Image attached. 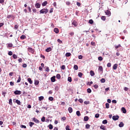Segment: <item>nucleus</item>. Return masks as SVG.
I'll return each mask as SVG.
<instances>
[{
    "label": "nucleus",
    "mask_w": 130,
    "mask_h": 130,
    "mask_svg": "<svg viewBox=\"0 0 130 130\" xmlns=\"http://www.w3.org/2000/svg\"><path fill=\"white\" fill-rule=\"evenodd\" d=\"M90 126H91V125H90V124H86L85 125V127L87 129L90 128Z\"/></svg>",
    "instance_id": "nucleus-28"
},
{
    "label": "nucleus",
    "mask_w": 130,
    "mask_h": 130,
    "mask_svg": "<svg viewBox=\"0 0 130 130\" xmlns=\"http://www.w3.org/2000/svg\"><path fill=\"white\" fill-rule=\"evenodd\" d=\"M47 4H48V2H47V1H45L42 4V6L43 7H45V6L47 5Z\"/></svg>",
    "instance_id": "nucleus-12"
},
{
    "label": "nucleus",
    "mask_w": 130,
    "mask_h": 130,
    "mask_svg": "<svg viewBox=\"0 0 130 130\" xmlns=\"http://www.w3.org/2000/svg\"><path fill=\"white\" fill-rule=\"evenodd\" d=\"M20 39H21L22 40H24V39H26V36L22 35L21 37H20Z\"/></svg>",
    "instance_id": "nucleus-18"
},
{
    "label": "nucleus",
    "mask_w": 130,
    "mask_h": 130,
    "mask_svg": "<svg viewBox=\"0 0 130 130\" xmlns=\"http://www.w3.org/2000/svg\"><path fill=\"white\" fill-rule=\"evenodd\" d=\"M72 55V54L71 53H66V56L67 57H69V56H71Z\"/></svg>",
    "instance_id": "nucleus-35"
},
{
    "label": "nucleus",
    "mask_w": 130,
    "mask_h": 130,
    "mask_svg": "<svg viewBox=\"0 0 130 130\" xmlns=\"http://www.w3.org/2000/svg\"><path fill=\"white\" fill-rule=\"evenodd\" d=\"M99 71H100V72H103V67L102 66H99Z\"/></svg>",
    "instance_id": "nucleus-21"
},
{
    "label": "nucleus",
    "mask_w": 130,
    "mask_h": 130,
    "mask_svg": "<svg viewBox=\"0 0 130 130\" xmlns=\"http://www.w3.org/2000/svg\"><path fill=\"white\" fill-rule=\"evenodd\" d=\"M61 70H65L66 69V66L62 65L61 68Z\"/></svg>",
    "instance_id": "nucleus-56"
},
{
    "label": "nucleus",
    "mask_w": 130,
    "mask_h": 130,
    "mask_svg": "<svg viewBox=\"0 0 130 130\" xmlns=\"http://www.w3.org/2000/svg\"><path fill=\"white\" fill-rule=\"evenodd\" d=\"M14 102H16L18 105H21V102L18 100H13Z\"/></svg>",
    "instance_id": "nucleus-6"
},
{
    "label": "nucleus",
    "mask_w": 130,
    "mask_h": 130,
    "mask_svg": "<svg viewBox=\"0 0 130 130\" xmlns=\"http://www.w3.org/2000/svg\"><path fill=\"white\" fill-rule=\"evenodd\" d=\"M112 118L113 120H118V119H119V116L118 115L113 116Z\"/></svg>",
    "instance_id": "nucleus-2"
},
{
    "label": "nucleus",
    "mask_w": 130,
    "mask_h": 130,
    "mask_svg": "<svg viewBox=\"0 0 130 130\" xmlns=\"http://www.w3.org/2000/svg\"><path fill=\"white\" fill-rule=\"evenodd\" d=\"M68 111L69 113H72V112H73V108L72 107H69L68 108Z\"/></svg>",
    "instance_id": "nucleus-17"
},
{
    "label": "nucleus",
    "mask_w": 130,
    "mask_h": 130,
    "mask_svg": "<svg viewBox=\"0 0 130 130\" xmlns=\"http://www.w3.org/2000/svg\"><path fill=\"white\" fill-rule=\"evenodd\" d=\"M93 87H94V89H98V87H99V86H98V85L95 84L93 86Z\"/></svg>",
    "instance_id": "nucleus-53"
},
{
    "label": "nucleus",
    "mask_w": 130,
    "mask_h": 130,
    "mask_svg": "<svg viewBox=\"0 0 130 130\" xmlns=\"http://www.w3.org/2000/svg\"><path fill=\"white\" fill-rule=\"evenodd\" d=\"M41 120L43 122H44V121H45V117L44 116H43L42 119H41Z\"/></svg>",
    "instance_id": "nucleus-44"
},
{
    "label": "nucleus",
    "mask_w": 130,
    "mask_h": 130,
    "mask_svg": "<svg viewBox=\"0 0 130 130\" xmlns=\"http://www.w3.org/2000/svg\"><path fill=\"white\" fill-rule=\"evenodd\" d=\"M46 72H48L49 71V68L47 67L45 70Z\"/></svg>",
    "instance_id": "nucleus-63"
},
{
    "label": "nucleus",
    "mask_w": 130,
    "mask_h": 130,
    "mask_svg": "<svg viewBox=\"0 0 130 130\" xmlns=\"http://www.w3.org/2000/svg\"><path fill=\"white\" fill-rule=\"evenodd\" d=\"M39 84V81L38 80H35V85L37 86Z\"/></svg>",
    "instance_id": "nucleus-27"
},
{
    "label": "nucleus",
    "mask_w": 130,
    "mask_h": 130,
    "mask_svg": "<svg viewBox=\"0 0 130 130\" xmlns=\"http://www.w3.org/2000/svg\"><path fill=\"white\" fill-rule=\"evenodd\" d=\"M78 76L79 77V78H82V77H83V73H82L81 72H79Z\"/></svg>",
    "instance_id": "nucleus-29"
},
{
    "label": "nucleus",
    "mask_w": 130,
    "mask_h": 130,
    "mask_svg": "<svg viewBox=\"0 0 130 130\" xmlns=\"http://www.w3.org/2000/svg\"><path fill=\"white\" fill-rule=\"evenodd\" d=\"M90 103V102L89 101H85L84 102V104H85L86 105H88V104H89Z\"/></svg>",
    "instance_id": "nucleus-54"
},
{
    "label": "nucleus",
    "mask_w": 130,
    "mask_h": 130,
    "mask_svg": "<svg viewBox=\"0 0 130 130\" xmlns=\"http://www.w3.org/2000/svg\"><path fill=\"white\" fill-rule=\"evenodd\" d=\"M84 120L85 121H88V120H89V117H88V116H85V117H84Z\"/></svg>",
    "instance_id": "nucleus-22"
},
{
    "label": "nucleus",
    "mask_w": 130,
    "mask_h": 130,
    "mask_svg": "<svg viewBox=\"0 0 130 130\" xmlns=\"http://www.w3.org/2000/svg\"><path fill=\"white\" fill-rule=\"evenodd\" d=\"M51 81L52 82V83H54V82H55V76H53L51 78Z\"/></svg>",
    "instance_id": "nucleus-14"
},
{
    "label": "nucleus",
    "mask_w": 130,
    "mask_h": 130,
    "mask_svg": "<svg viewBox=\"0 0 130 130\" xmlns=\"http://www.w3.org/2000/svg\"><path fill=\"white\" fill-rule=\"evenodd\" d=\"M49 129H52V128H53V126L52 125V124H50L49 125Z\"/></svg>",
    "instance_id": "nucleus-36"
},
{
    "label": "nucleus",
    "mask_w": 130,
    "mask_h": 130,
    "mask_svg": "<svg viewBox=\"0 0 130 130\" xmlns=\"http://www.w3.org/2000/svg\"><path fill=\"white\" fill-rule=\"evenodd\" d=\"M43 99H44V97L43 96L39 97V101H42V100H43Z\"/></svg>",
    "instance_id": "nucleus-26"
},
{
    "label": "nucleus",
    "mask_w": 130,
    "mask_h": 130,
    "mask_svg": "<svg viewBox=\"0 0 130 130\" xmlns=\"http://www.w3.org/2000/svg\"><path fill=\"white\" fill-rule=\"evenodd\" d=\"M87 93H91L92 90H91L90 88H88L87 89Z\"/></svg>",
    "instance_id": "nucleus-38"
},
{
    "label": "nucleus",
    "mask_w": 130,
    "mask_h": 130,
    "mask_svg": "<svg viewBox=\"0 0 130 130\" xmlns=\"http://www.w3.org/2000/svg\"><path fill=\"white\" fill-rule=\"evenodd\" d=\"M21 76L19 75L18 79L17 81V83H20V82H21Z\"/></svg>",
    "instance_id": "nucleus-32"
},
{
    "label": "nucleus",
    "mask_w": 130,
    "mask_h": 130,
    "mask_svg": "<svg viewBox=\"0 0 130 130\" xmlns=\"http://www.w3.org/2000/svg\"><path fill=\"white\" fill-rule=\"evenodd\" d=\"M66 130H71V129H70V125H67L66 127Z\"/></svg>",
    "instance_id": "nucleus-42"
},
{
    "label": "nucleus",
    "mask_w": 130,
    "mask_h": 130,
    "mask_svg": "<svg viewBox=\"0 0 130 130\" xmlns=\"http://www.w3.org/2000/svg\"><path fill=\"white\" fill-rule=\"evenodd\" d=\"M35 123L33 122H29V125L30 127H32V126H33V125H34Z\"/></svg>",
    "instance_id": "nucleus-20"
},
{
    "label": "nucleus",
    "mask_w": 130,
    "mask_h": 130,
    "mask_svg": "<svg viewBox=\"0 0 130 130\" xmlns=\"http://www.w3.org/2000/svg\"><path fill=\"white\" fill-rule=\"evenodd\" d=\"M35 7L37 9H39V8H40V7H41V5L40 4H39V3H37L35 5Z\"/></svg>",
    "instance_id": "nucleus-9"
},
{
    "label": "nucleus",
    "mask_w": 130,
    "mask_h": 130,
    "mask_svg": "<svg viewBox=\"0 0 130 130\" xmlns=\"http://www.w3.org/2000/svg\"><path fill=\"white\" fill-rule=\"evenodd\" d=\"M20 127H21V128H26V125H20Z\"/></svg>",
    "instance_id": "nucleus-55"
},
{
    "label": "nucleus",
    "mask_w": 130,
    "mask_h": 130,
    "mask_svg": "<svg viewBox=\"0 0 130 130\" xmlns=\"http://www.w3.org/2000/svg\"><path fill=\"white\" fill-rule=\"evenodd\" d=\"M14 29H15L16 30H17V29H19V25L18 24H16L14 26Z\"/></svg>",
    "instance_id": "nucleus-37"
},
{
    "label": "nucleus",
    "mask_w": 130,
    "mask_h": 130,
    "mask_svg": "<svg viewBox=\"0 0 130 130\" xmlns=\"http://www.w3.org/2000/svg\"><path fill=\"white\" fill-rule=\"evenodd\" d=\"M14 93L15 94V95H21V92L20 90H16Z\"/></svg>",
    "instance_id": "nucleus-5"
},
{
    "label": "nucleus",
    "mask_w": 130,
    "mask_h": 130,
    "mask_svg": "<svg viewBox=\"0 0 130 130\" xmlns=\"http://www.w3.org/2000/svg\"><path fill=\"white\" fill-rule=\"evenodd\" d=\"M107 122H108L107 120H104L103 121V123L104 124H106V123H107Z\"/></svg>",
    "instance_id": "nucleus-45"
},
{
    "label": "nucleus",
    "mask_w": 130,
    "mask_h": 130,
    "mask_svg": "<svg viewBox=\"0 0 130 130\" xmlns=\"http://www.w3.org/2000/svg\"><path fill=\"white\" fill-rule=\"evenodd\" d=\"M98 59H99V60H100L101 61L102 60H103V58H102V57H101V56H99L98 57Z\"/></svg>",
    "instance_id": "nucleus-49"
},
{
    "label": "nucleus",
    "mask_w": 130,
    "mask_h": 130,
    "mask_svg": "<svg viewBox=\"0 0 130 130\" xmlns=\"http://www.w3.org/2000/svg\"><path fill=\"white\" fill-rule=\"evenodd\" d=\"M9 55H13V52L12 51H9L8 52Z\"/></svg>",
    "instance_id": "nucleus-59"
},
{
    "label": "nucleus",
    "mask_w": 130,
    "mask_h": 130,
    "mask_svg": "<svg viewBox=\"0 0 130 130\" xmlns=\"http://www.w3.org/2000/svg\"><path fill=\"white\" fill-rule=\"evenodd\" d=\"M117 67H118L117 63L114 64V66H113V70H117Z\"/></svg>",
    "instance_id": "nucleus-10"
},
{
    "label": "nucleus",
    "mask_w": 130,
    "mask_h": 130,
    "mask_svg": "<svg viewBox=\"0 0 130 130\" xmlns=\"http://www.w3.org/2000/svg\"><path fill=\"white\" fill-rule=\"evenodd\" d=\"M124 91H128V88L125 87H124Z\"/></svg>",
    "instance_id": "nucleus-61"
},
{
    "label": "nucleus",
    "mask_w": 130,
    "mask_h": 130,
    "mask_svg": "<svg viewBox=\"0 0 130 130\" xmlns=\"http://www.w3.org/2000/svg\"><path fill=\"white\" fill-rule=\"evenodd\" d=\"M105 14L107 15V16H108L109 17V16H111V12H110V11L107 10L105 12Z\"/></svg>",
    "instance_id": "nucleus-8"
},
{
    "label": "nucleus",
    "mask_w": 130,
    "mask_h": 130,
    "mask_svg": "<svg viewBox=\"0 0 130 130\" xmlns=\"http://www.w3.org/2000/svg\"><path fill=\"white\" fill-rule=\"evenodd\" d=\"M9 104L10 105H13V103L12 102V99H9Z\"/></svg>",
    "instance_id": "nucleus-47"
},
{
    "label": "nucleus",
    "mask_w": 130,
    "mask_h": 130,
    "mask_svg": "<svg viewBox=\"0 0 130 130\" xmlns=\"http://www.w3.org/2000/svg\"><path fill=\"white\" fill-rule=\"evenodd\" d=\"M68 82H70L71 83L72 82V77H68Z\"/></svg>",
    "instance_id": "nucleus-40"
},
{
    "label": "nucleus",
    "mask_w": 130,
    "mask_h": 130,
    "mask_svg": "<svg viewBox=\"0 0 130 130\" xmlns=\"http://www.w3.org/2000/svg\"><path fill=\"white\" fill-rule=\"evenodd\" d=\"M107 67L108 68H110V67H111V63L110 62L108 63Z\"/></svg>",
    "instance_id": "nucleus-57"
},
{
    "label": "nucleus",
    "mask_w": 130,
    "mask_h": 130,
    "mask_svg": "<svg viewBox=\"0 0 130 130\" xmlns=\"http://www.w3.org/2000/svg\"><path fill=\"white\" fill-rule=\"evenodd\" d=\"M13 57L14 59H17L18 58V56H17V55L14 54L13 55Z\"/></svg>",
    "instance_id": "nucleus-33"
},
{
    "label": "nucleus",
    "mask_w": 130,
    "mask_h": 130,
    "mask_svg": "<svg viewBox=\"0 0 130 130\" xmlns=\"http://www.w3.org/2000/svg\"><path fill=\"white\" fill-rule=\"evenodd\" d=\"M61 120L64 121V120H66V119H67V118L66 117H62L61 118Z\"/></svg>",
    "instance_id": "nucleus-60"
},
{
    "label": "nucleus",
    "mask_w": 130,
    "mask_h": 130,
    "mask_svg": "<svg viewBox=\"0 0 130 130\" xmlns=\"http://www.w3.org/2000/svg\"><path fill=\"white\" fill-rule=\"evenodd\" d=\"M69 35H70V36H74V35H75V32H70Z\"/></svg>",
    "instance_id": "nucleus-46"
},
{
    "label": "nucleus",
    "mask_w": 130,
    "mask_h": 130,
    "mask_svg": "<svg viewBox=\"0 0 130 130\" xmlns=\"http://www.w3.org/2000/svg\"><path fill=\"white\" fill-rule=\"evenodd\" d=\"M49 100L50 101H53V98L52 96H50V97L49 98Z\"/></svg>",
    "instance_id": "nucleus-48"
},
{
    "label": "nucleus",
    "mask_w": 130,
    "mask_h": 130,
    "mask_svg": "<svg viewBox=\"0 0 130 130\" xmlns=\"http://www.w3.org/2000/svg\"><path fill=\"white\" fill-rule=\"evenodd\" d=\"M56 78L58 79V80H59V79H60V78H61V77L60 76V74H58L56 75Z\"/></svg>",
    "instance_id": "nucleus-30"
},
{
    "label": "nucleus",
    "mask_w": 130,
    "mask_h": 130,
    "mask_svg": "<svg viewBox=\"0 0 130 130\" xmlns=\"http://www.w3.org/2000/svg\"><path fill=\"white\" fill-rule=\"evenodd\" d=\"M76 114L77 116H81V113H80V111H77L76 112Z\"/></svg>",
    "instance_id": "nucleus-34"
},
{
    "label": "nucleus",
    "mask_w": 130,
    "mask_h": 130,
    "mask_svg": "<svg viewBox=\"0 0 130 130\" xmlns=\"http://www.w3.org/2000/svg\"><path fill=\"white\" fill-rule=\"evenodd\" d=\"M101 83H105V79L104 78H102L101 80Z\"/></svg>",
    "instance_id": "nucleus-50"
},
{
    "label": "nucleus",
    "mask_w": 130,
    "mask_h": 130,
    "mask_svg": "<svg viewBox=\"0 0 130 130\" xmlns=\"http://www.w3.org/2000/svg\"><path fill=\"white\" fill-rule=\"evenodd\" d=\"M22 59L21 58H19V59H18V61H19V62H22Z\"/></svg>",
    "instance_id": "nucleus-64"
},
{
    "label": "nucleus",
    "mask_w": 130,
    "mask_h": 130,
    "mask_svg": "<svg viewBox=\"0 0 130 130\" xmlns=\"http://www.w3.org/2000/svg\"><path fill=\"white\" fill-rule=\"evenodd\" d=\"M27 81L28 82H29V83L30 84H33V81H32V80L31 79V78H29L27 79Z\"/></svg>",
    "instance_id": "nucleus-19"
},
{
    "label": "nucleus",
    "mask_w": 130,
    "mask_h": 130,
    "mask_svg": "<svg viewBox=\"0 0 130 130\" xmlns=\"http://www.w3.org/2000/svg\"><path fill=\"white\" fill-rule=\"evenodd\" d=\"M121 111H122L123 113H126V110L125 109V108L122 107L121 108Z\"/></svg>",
    "instance_id": "nucleus-15"
},
{
    "label": "nucleus",
    "mask_w": 130,
    "mask_h": 130,
    "mask_svg": "<svg viewBox=\"0 0 130 130\" xmlns=\"http://www.w3.org/2000/svg\"><path fill=\"white\" fill-rule=\"evenodd\" d=\"M40 14H47L48 13V9H43L40 11Z\"/></svg>",
    "instance_id": "nucleus-1"
},
{
    "label": "nucleus",
    "mask_w": 130,
    "mask_h": 130,
    "mask_svg": "<svg viewBox=\"0 0 130 130\" xmlns=\"http://www.w3.org/2000/svg\"><path fill=\"white\" fill-rule=\"evenodd\" d=\"M46 52H49L51 51V48L49 47V48H47L46 49Z\"/></svg>",
    "instance_id": "nucleus-23"
},
{
    "label": "nucleus",
    "mask_w": 130,
    "mask_h": 130,
    "mask_svg": "<svg viewBox=\"0 0 130 130\" xmlns=\"http://www.w3.org/2000/svg\"><path fill=\"white\" fill-rule=\"evenodd\" d=\"M74 69H75L76 71H78V70H79V67L77 65H74Z\"/></svg>",
    "instance_id": "nucleus-31"
},
{
    "label": "nucleus",
    "mask_w": 130,
    "mask_h": 130,
    "mask_svg": "<svg viewBox=\"0 0 130 130\" xmlns=\"http://www.w3.org/2000/svg\"><path fill=\"white\" fill-rule=\"evenodd\" d=\"M106 108H107V109L109 108V104L108 103L106 104Z\"/></svg>",
    "instance_id": "nucleus-52"
},
{
    "label": "nucleus",
    "mask_w": 130,
    "mask_h": 130,
    "mask_svg": "<svg viewBox=\"0 0 130 130\" xmlns=\"http://www.w3.org/2000/svg\"><path fill=\"white\" fill-rule=\"evenodd\" d=\"M27 50L29 52H31V53H33L34 52V49L31 47L28 48Z\"/></svg>",
    "instance_id": "nucleus-3"
},
{
    "label": "nucleus",
    "mask_w": 130,
    "mask_h": 130,
    "mask_svg": "<svg viewBox=\"0 0 130 130\" xmlns=\"http://www.w3.org/2000/svg\"><path fill=\"white\" fill-rule=\"evenodd\" d=\"M23 68H27V64L24 63L22 65Z\"/></svg>",
    "instance_id": "nucleus-62"
},
{
    "label": "nucleus",
    "mask_w": 130,
    "mask_h": 130,
    "mask_svg": "<svg viewBox=\"0 0 130 130\" xmlns=\"http://www.w3.org/2000/svg\"><path fill=\"white\" fill-rule=\"evenodd\" d=\"M101 20H102L103 21H105L106 20V16H102Z\"/></svg>",
    "instance_id": "nucleus-24"
},
{
    "label": "nucleus",
    "mask_w": 130,
    "mask_h": 130,
    "mask_svg": "<svg viewBox=\"0 0 130 130\" xmlns=\"http://www.w3.org/2000/svg\"><path fill=\"white\" fill-rule=\"evenodd\" d=\"M32 120H33V121H34V122H36V123H39V120L37 119L35 117H34L32 118Z\"/></svg>",
    "instance_id": "nucleus-7"
},
{
    "label": "nucleus",
    "mask_w": 130,
    "mask_h": 130,
    "mask_svg": "<svg viewBox=\"0 0 130 130\" xmlns=\"http://www.w3.org/2000/svg\"><path fill=\"white\" fill-rule=\"evenodd\" d=\"M8 47H13V44H12V43L8 44Z\"/></svg>",
    "instance_id": "nucleus-43"
},
{
    "label": "nucleus",
    "mask_w": 130,
    "mask_h": 130,
    "mask_svg": "<svg viewBox=\"0 0 130 130\" xmlns=\"http://www.w3.org/2000/svg\"><path fill=\"white\" fill-rule=\"evenodd\" d=\"M100 128H101V129L107 130V128H106V127H105V126H104V125L101 126Z\"/></svg>",
    "instance_id": "nucleus-16"
},
{
    "label": "nucleus",
    "mask_w": 130,
    "mask_h": 130,
    "mask_svg": "<svg viewBox=\"0 0 130 130\" xmlns=\"http://www.w3.org/2000/svg\"><path fill=\"white\" fill-rule=\"evenodd\" d=\"M121 45H120V44H119L118 45L115 46V48L116 49H117V48H119V47H121Z\"/></svg>",
    "instance_id": "nucleus-51"
},
{
    "label": "nucleus",
    "mask_w": 130,
    "mask_h": 130,
    "mask_svg": "<svg viewBox=\"0 0 130 130\" xmlns=\"http://www.w3.org/2000/svg\"><path fill=\"white\" fill-rule=\"evenodd\" d=\"M72 25H73V26L75 27H77V26H78V22H77L76 20H73L72 21Z\"/></svg>",
    "instance_id": "nucleus-4"
},
{
    "label": "nucleus",
    "mask_w": 130,
    "mask_h": 130,
    "mask_svg": "<svg viewBox=\"0 0 130 130\" xmlns=\"http://www.w3.org/2000/svg\"><path fill=\"white\" fill-rule=\"evenodd\" d=\"M78 101H79V102H80V103H83L84 102V101L82 99H79L78 100Z\"/></svg>",
    "instance_id": "nucleus-39"
},
{
    "label": "nucleus",
    "mask_w": 130,
    "mask_h": 130,
    "mask_svg": "<svg viewBox=\"0 0 130 130\" xmlns=\"http://www.w3.org/2000/svg\"><path fill=\"white\" fill-rule=\"evenodd\" d=\"M89 24H91L92 25V24H93V23H94V21H93L92 19H90L89 20Z\"/></svg>",
    "instance_id": "nucleus-41"
},
{
    "label": "nucleus",
    "mask_w": 130,
    "mask_h": 130,
    "mask_svg": "<svg viewBox=\"0 0 130 130\" xmlns=\"http://www.w3.org/2000/svg\"><path fill=\"white\" fill-rule=\"evenodd\" d=\"M123 125H124V124H123V122H121L120 124H119V126L120 127H123Z\"/></svg>",
    "instance_id": "nucleus-25"
},
{
    "label": "nucleus",
    "mask_w": 130,
    "mask_h": 130,
    "mask_svg": "<svg viewBox=\"0 0 130 130\" xmlns=\"http://www.w3.org/2000/svg\"><path fill=\"white\" fill-rule=\"evenodd\" d=\"M90 76H91V77H94V76H95V73H94V71L91 70L90 71Z\"/></svg>",
    "instance_id": "nucleus-13"
},
{
    "label": "nucleus",
    "mask_w": 130,
    "mask_h": 130,
    "mask_svg": "<svg viewBox=\"0 0 130 130\" xmlns=\"http://www.w3.org/2000/svg\"><path fill=\"white\" fill-rule=\"evenodd\" d=\"M99 116H100L99 114H96L95 115V118H98L99 117Z\"/></svg>",
    "instance_id": "nucleus-58"
},
{
    "label": "nucleus",
    "mask_w": 130,
    "mask_h": 130,
    "mask_svg": "<svg viewBox=\"0 0 130 130\" xmlns=\"http://www.w3.org/2000/svg\"><path fill=\"white\" fill-rule=\"evenodd\" d=\"M54 32H55V33H56V34H58V33L59 32V30L57 28H55L54 29Z\"/></svg>",
    "instance_id": "nucleus-11"
}]
</instances>
